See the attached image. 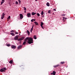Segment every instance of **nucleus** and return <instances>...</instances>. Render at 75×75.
<instances>
[{
    "mask_svg": "<svg viewBox=\"0 0 75 75\" xmlns=\"http://www.w3.org/2000/svg\"><path fill=\"white\" fill-rule=\"evenodd\" d=\"M25 41L27 42H27L28 43V44H31L32 43H33V39H32V38H26L25 39Z\"/></svg>",
    "mask_w": 75,
    "mask_h": 75,
    "instance_id": "f257e3e1",
    "label": "nucleus"
},
{
    "mask_svg": "<svg viewBox=\"0 0 75 75\" xmlns=\"http://www.w3.org/2000/svg\"><path fill=\"white\" fill-rule=\"evenodd\" d=\"M5 70H6V68L4 67V68L1 69V70H0V71L1 72H5Z\"/></svg>",
    "mask_w": 75,
    "mask_h": 75,
    "instance_id": "f03ea898",
    "label": "nucleus"
},
{
    "mask_svg": "<svg viewBox=\"0 0 75 75\" xmlns=\"http://www.w3.org/2000/svg\"><path fill=\"white\" fill-rule=\"evenodd\" d=\"M5 15V14L4 13H3L2 17H1V19H3L4 18V16Z\"/></svg>",
    "mask_w": 75,
    "mask_h": 75,
    "instance_id": "7ed1b4c3",
    "label": "nucleus"
},
{
    "mask_svg": "<svg viewBox=\"0 0 75 75\" xmlns=\"http://www.w3.org/2000/svg\"><path fill=\"white\" fill-rule=\"evenodd\" d=\"M19 15L20 17V18H21V19H22V18H23V14H20Z\"/></svg>",
    "mask_w": 75,
    "mask_h": 75,
    "instance_id": "20e7f679",
    "label": "nucleus"
},
{
    "mask_svg": "<svg viewBox=\"0 0 75 75\" xmlns=\"http://www.w3.org/2000/svg\"><path fill=\"white\" fill-rule=\"evenodd\" d=\"M28 17H31V13H29L27 14Z\"/></svg>",
    "mask_w": 75,
    "mask_h": 75,
    "instance_id": "39448f33",
    "label": "nucleus"
},
{
    "mask_svg": "<svg viewBox=\"0 0 75 75\" xmlns=\"http://www.w3.org/2000/svg\"><path fill=\"white\" fill-rule=\"evenodd\" d=\"M11 48L13 49H16V46L15 45H13L11 46Z\"/></svg>",
    "mask_w": 75,
    "mask_h": 75,
    "instance_id": "423d86ee",
    "label": "nucleus"
},
{
    "mask_svg": "<svg viewBox=\"0 0 75 75\" xmlns=\"http://www.w3.org/2000/svg\"><path fill=\"white\" fill-rule=\"evenodd\" d=\"M59 65L57 64L56 65L54 66V68H57V67H59Z\"/></svg>",
    "mask_w": 75,
    "mask_h": 75,
    "instance_id": "0eeeda50",
    "label": "nucleus"
},
{
    "mask_svg": "<svg viewBox=\"0 0 75 75\" xmlns=\"http://www.w3.org/2000/svg\"><path fill=\"white\" fill-rule=\"evenodd\" d=\"M21 48H22V46L21 45H19L18 47V49H20Z\"/></svg>",
    "mask_w": 75,
    "mask_h": 75,
    "instance_id": "6e6552de",
    "label": "nucleus"
},
{
    "mask_svg": "<svg viewBox=\"0 0 75 75\" xmlns=\"http://www.w3.org/2000/svg\"><path fill=\"white\" fill-rule=\"evenodd\" d=\"M24 39L23 38H20V39H18V41H21V40H23Z\"/></svg>",
    "mask_w": 75,
    "mask_h": 75,
    "instance_id": "1a4fd4ad",
    "label": "nucleus"
},
{
    "mask_svg": "<svg viewBox=\"0 0 75 75\" xmlns=\"http://www.w3.org/2000/svg\"><path fill=\"white\" fill-rule=\"evenodd\" d=\"M13 63V60H11L9 62V63H10V64H12V63Z\"/></svg>",
    "mask_w": 75,
    "mask_h": 75,
    "instance_id": "9d476101",
    "label": "nucleus"
},
{
    "mask_svg": "<svg viewBox=\"0 0 75 75\" xmlns=\"http://www.w3.org/2000/svg\"><path fill=\"white\" fill-rule=\"evenodd\" d=\"M34 23L36 25H38V23L36 21Z\"/></svg>",
    "mask_w": 75,
    "mask_h": 75,
    "instance_id": "9b49d317",
    "label": "nucleus"
},
{
    "mask_svg": "<svg viewBox=\"0 0 75 75\" xmlns=\"http://www.w3.org/2000/svg\"><path fill=\"white\" fill-rule=\"evenodd\" d=\"M36 14V13H34V12H33L32 13V16H34V15H35Z\"/></svg>",
    "mask_w": 75,
    "mask_h": 75,
    "instance_id": "f8f14e48",
    "label": "nucleus"
},
{
    "mask_svg": "<svg viewBox=\"0 0 75 75\" xmlns=\"http://www.w3.org/2000/svg\"><path fill=\"white\" fill-rule=\"evenodd\" d=\"M53 75H55V74H56V72H55L54 71H53Z\"/></svg>",
    "mask_w": 75,
    "mask_h": 75,
    "instance_id": "ddd939ff",
    "label": "nucleus"
},
{
    "mask_svg": "<svg viewBox=\"0 0 75 75\" xmlns=\"http://www.w3.org/2000/svg\"><path fill=\"white\" fill-rule=\"evenodd\" d=\"M61 64H65V62H61Z\"/></svg>",
    "mask_w": 75,
    "mask_h": 75,
    "instance_id": "4468645a",
    "label": "nucleus"
},
{
    "mask_svg": "<svg viewBox=\"0 0 75 75\" xmlns=\"http://www.w3.org/2000/svg\"><path fill=\"white\" fill-rule=\"evenodd\" d=\"M10 34L12 35V36H14V33H11Z\"/></svg>",
    "mask_w": 75,
    "mask_h": 75,
    "instance_id": "2eb2a0df",
    "label": "nucleus"
},
{
    "mask_svg": "<svg viewBox=\"0 0 75 75\" xmlns=\"http://www.w3.org/2000/svg\"><path fill=\"white\" fill-rule=\"evenodd\" d=\"M27 32L28 34V35H30V31H29L28 30H27Z\"/></svg>",
    "mask_w": 75,
    "mask_h": 75,
    "instance_id": "dca6fc26",
    "label": "nucleus"
},
{
    "mask_svg": "<svg viewBox=\"0 0 75 75\" xmlns=\"http://www.w3.org/2000/svg\"><path fill=\"white\" fill-rule=\"evenodd\" d=\"M46 4L47 6H50V4L48 2Z\"/></svg>",
    "mask_w": 75,
    "mask_h": 75,
    "instance_id": "f3484780",
    "label": "nucleus"
},
{
    "mask_svg": "<svg viewBox=\"0 0 75 75\" xmlns=\"http://www.w3.org/2000/svg\"><path fill=\"white\" fill-rule=\"evenodd\" d=\"M43 24H44V23H43V22H41V26H42Z\"/></svg>",
    "mask_w": 75,
    "mask_h": 75,
    "instance_id": "a211bd4d",
    "label": "nucleus"
},
{
    "mask_svg": "<svg viewBox=\"0 0 75 75\" xmlns=\"http://www.w3.org/2000/svg\"><path fill=\"white\" fill-rule=\"evenodd\" d=\"M62 18H63V20L64 21H65V20H64V19H65V17H63Z\"/></svg>",
    "mask_w": 75,
    "mask_h": 75,
    "instance_id": "6ab92c4d",
    "label": "nucleus"
},
{
    "mask_svg": "<svg viewBox=\"0 0 75 75\" xmlns=\"http://www.w3.org/2000/svg\"><path fill=\"white\" fill-rule=\"evenodd\" d=\"M41 15H43L44 14V12L43 11H42L41 12Z\"/></svg>",
    "mask_w": 75,
    "mask_h": 75,
    "instance_id": "aec40b11",
    "label": "nucleus"
},
{
    "mask_svg": "<svg viewBox=\"0 0 75 75\" xmlns=\"http://www.w3.org/2000/svg\"><path fill=\"white\" fill-rule=\"evenodd\" d=\"M26 43V42H25V41L23 42V45H25V44Z\"/></svg>",
    "mask_w": 75,
    "mask_h": 75,
    "instance_id": "412c9836",
    "label": "nucleus"
},
{
    "mask_svg": "<svg viewBox=\"0 0 75 75\" xmlns=\"http://www.w3.org/2000/svg\"><path fill=\"white\" fill-rule=\"evenodd\" d=\"M34 27V26H33L31 28L30 30L31 31H33V27Z\"/></svg>",
    "mask_w": 75,
    "mask_h": 75,
    "instance_id": "4be33fe9",
    "label": "nucleus"
},
{
    "mask_svg": "<svg viewBox=\"0 0 75 75\" xmlns=\"http://www.w3.org/2000/svg\"><path fill=\"white\" fill-rule=\"evenodd\" d=\"M4 1H2L1 2V5H2V4H3V3H4Z\"/></svg>",
    "mask_w": 75,
    "mask_h": 75,
    "instance_id": "5701e85b",
    "label": "nucleus"
},
{
    "mask_svg": "<svg viewBox=\"0 0 75 75\" xmlns=\"http://www.w3.org/2000/svg\"><path fill=\"white\" fill-rule=\"evenodd\" d=\"M14 39L15 40H18V38H14Z\"/></svg>",
    "mask_w": 75,
    "mask_h": 75,
    "instance_id": "b1692460",
    "label": "nucleus"
},
{
    "mask_svg": "<svg viewBox=\"0 0 75 75\" xmlns=\"http://www.w3.org/2000/svg\"><path fill=\"white\" fill-rule=\"evenodd\" d=\"M15 38H18V35H17L16 36Z\"/></svg>",
    "mask_w": 75,
    "mask_h": 75,
    "instance_id": "393cba45",
    "label": "nucleus"
},
{
    "mask_svg": "<svg viewBox=\"0 0 75 75\" xmlns=\"http://www.w3.org/2000/svg\"><path fill=\"white\" fill-rule=\"evenodd\" d=\"M51 11L50 10H49L48 11V13H49V14H50V13H51Z\"/></svg>",
    "mask_w": 75,
    "mask_h": 75,
    "instance_id": "a878e982",
    "label": "nucleus"
},
{
    "mask_svg": "<svg viewBox=\"0 0 75 75\" xmlns=\"http://www.w3.org/2000/svg\"><path fill=\"white\" fill-rule=\"evenodd\" d=\"M37 14L38 16H40V14H39V13H37Z\"/></svg>",
    "mask_w": 75,
    "mask_h": 75,
    "instance_id": "bb28decb",
    "label": "nucleus"
},
{
    "mask_svg": "<svg viewBox=\"0 0 75 75\" xmlns=\"http://www.w3.org/2000/svg\"><path fill=\"white\" fill-rule=\"evenodd\" d=\"M18 4V2H17V1H16V4Z\"/></svg>",
    "mask_w": 75,
    "mask_h": 75,
    "instance_id": "cd10ccee",
    "label": "nucleus"
},
{
    "mask_svg": "<svg viewBox=\"0 0 75 75\" xmlns=\"http://www.w3.org/2000/svg\"><path fill=\"white\" fill-rule=\"evenodd\" d=\"M23 8H24V10H25H25H26V8L24 7Z\"/></svg>",
    "mask_w": 75,
    "mask_h": 75,
    "instance_id": "c85d7f7f",
    "label": "nucleus"
},
{
    "mask_svg": "<svg viewBox=\"0 0 75 75\" xmlns=\"http://www.w3.org/2000/svg\"><path fill=\"white\" fill-rule=\"evenodd\" d=\"M7 46H8V47H10V44H9L7 45Z\"/></svg>",
    "mask_w": 75,
    "mask_h": 75,
    "instance_id": "c756f323",
    "label": "nucleus"
},
{
    "mask_svg": "<svg viewBox=\"0 0 75 75\" xmlns=\"http://www.w3.org/2000/svg\"><path fill=\"white\" fill-rule=\"evenodd\" d=\"M18 1L19 3H21V1L20 0H18Z\"/></svg>",
    "mask_w": 75,
    "mask_h": 75,
    "instance_id": "7c9ffc66",
    "label": "nucleus"
},
{
    "mask_svg": "<svg viewBox=\"0 0 75 75\" xmlns=\"http://www.w3.org/2000/svg\"><path fill=\"white\" fill-rule=\"evenodd\" d=\"M34 21V20H33V19H32L31 20V22H33V21Z\"/></svg>",
    "mask_w": 75,
    "mask_h": 75,
    "instance_id": "2f4dec72",
    "label": "nucleus"
},
{
    "mask_svg": "<svg viewBox=\"0 0 75 75\" xmlns=\"http://www.w3.org/2000/svg\"><path fill=\"white\" fill-rule=\"evenodd\" d=\"M33 38H36V35H35L33 36Z\"/></svg>",
    "mask_w": 75,
    "mask_h": 75,
    "instance_id": "473e14b6",
    "label": "nucleus"
},
{
    "mask_svg": "<svg viewBox=\"0 0 75 75\" xmlns=\"http://www.w3.org/2000/svg\"><path fill=\"white\" fill-rule=\"evenodd\" d=\"M62 16H65V14H63L62 15Z\"/></svg>",
    "mask_w": 75,
    "mask_h": 75,
    "instance_id": "72a5a7b5",
    "label": "nucleus"
},
{
    "mask_svg": "<svg viewBox=\"0 0 75 75\" xmlns=\"http://www.w3.org/2000/svg\"><path fill=\"white\" fill-rule=\"evenodd\" d=\"M10 16H9L8 17V18H9V19H10Z\"/></svg>",
    "mask_w": 75,
    "mask_h": 75,
    "instance_id": "f704fd0d",
    "label": "nucleus"
},
{
    "mask_svg": "<svg viewBox=\"0 0 75 75\" xmlns=\"http://www.w3.org/2000/svg\"><path fill=\"white\" fill-rule=\"evenodd\" d=\"M15 34H18V32H15Z\"/></svg>",
    "mask_w": 75,
    "mask_h": 75,
    "instance_id": "c9c22d12",
    "label": "nucleus"
},
{
    "mask_svg": "<svg viewBox=\"0 0 75 75\" xmlns=\"http://www.w3.org/2000/svg\"><path fill=\"white\" fill-rule=\"evenodd\" d=\"M41 27H42V28L44 29V27H43V26H41Z\"/></svg>",
    "mask_w": 75,
    "mask_h": 75,
    "instance_id": "e433bc0d",
    "label": "nucleus"
},
{
    "mask_svg": "<svg viewBox=\"0 0 75 75\" xmlns=\"http://www.w3.org/2000/svg\"><path fill=\"white\" fill-rule=\"evenodd\" d=\"M50 74H51V75H53V73H51Z\"/></svg>",
    "mask_w": 75,
    "mask_h": 75,
    "instance_id": "4c0bfd02",
    "label": "nucleus"
},
{
    "mask_svg": "<svg viewBox=\"0 0 75 75\" xmlns=\"http://www.w3.org/2000/svg\"><path fill=\"white\" fill-rule=\"evenodd\" d=\"M54 11H56V9H54Z\"/></svg>",
    "mask_w": 75,
    "mask_h": 75,
    "instance_id": "58836bf2",
    "label": "nucleus"
},
{
    "mask_svg": "<svg viewBox=\"0 0 75 75\" xmlns=\"http://www.w3.org/2000/svg\"><path fill=\"white\" fill-rule=\"evenodd\" d=\"M11 32H13V30H12V31H11Z\"/></svg>",
    "mask_w": 75,
    "mask_h": 75,
    "instance_id": "ea45409f",
    "label": "nucleus"
},
{
    "mask_svg": "<svg viewBox=\"0 0 75 75\" xmlns=\"http://www.w3.org/2000/svg\"><path fill=\"white\" fill-rule=\"evenodd\" d=\"M67 18H65V20H67Z\"/></svg>",
    "mask_w": 75,
    "mask_h": 75,
    "instance_id": "a19ab883",
    "label": "nucleus"
},
{
    "mask_svg": "<svg viewBox=\"0 0 75 75\" xmlns=\"http://www.w3.org/2000/svg\"><path fill=\"white\" fill-rule=\"evenodd\" d=\"M33 21H35V19H33Z\"/></svg>",
    "mask_w": 75,
    "mask_h": 75,
    "instance_id": "79ce46f5",
    "label": "nucleus"
},
{
    "mask_svg": "<svg viewBox=\"0 0 75 75\" xmlns=\"http://www.w3.org/2000/svg\"><path fill=\"white\" fill-rule=\"evenodd\" d=\"M34 39L36 40V39H37V38H34Z\"/></svg>",
    "mask_w": 75,
    "mask_h": 75,
    "instance_id": "37998d69",
    "label": "nucleus"
},
{
    "mask_svg": "<svg viewBox=\"0 0 75 75\" xmlns=\"http://www.w3.org/2000/svg\"><path fill=\"white\" fill-rule=\"evenodd\" d=\"M32 30H30V33H32Z\"/></svg>",
    "mask_w": 75,
    "mask_h": 75,
    "instance_id": "c03bdc74",
    "label": "nucleus"
},
{
    "mask_svg": "<svg viewBox=\"0 0 75 75\" xmlns=\"http://www.w3.org/2000/svg\"><path fill=\"white\" fill-rule=\"evenodd\" d=\"M24 13H26V11H24Z\"/></svg>",
    "mask_w": 75,
    "mask_h": 75,
    "instance_id": "a18cd8bd",
    "label": "nucleus"
},
{
    "mask_svg": "<svg viewBox=\"0 0 75 75\" xmlns=\"http://www.w3.org/2000/svg\"><path fill=\"white\" fill-rule=\"evenodd\" d=\"M35 1H37V0H35Z\"/></svg>",
    "mask_w": 75,
    "mask_h": 75,
    "instance_id": "49530a36",
    "label": "nucleus"
},
{
    "mask_svg": "<svg viewBox=\"0 0 75 75\" xmlns=\"http://www.w3.org/2000/svg\"><path fill=\"white\" fill-rule=\"evenodd\" d=\"M2 0V1H4V0Z\"/></svg>",
    "mask_w": 75,
    "mask_h": 75,
    "instance_id": "de8ad7c7",
    "label": "nucleus"
},
{
    "mask_svg": "<svg viewBox=\"0 0 75 75\" xmlns=\"http://www.w3.org/2000/svg\"><path fill=\"white\" fill-rule=\"evenodd\" d=\"M27 38H29V37H27Z\"/></svg>",
    "mask_w": 75,
    "mask_h": 75,
    "instance_id": "09e8293b",
    "label": "nucleus"
},
{
    "mask_svg": "<svg viewBox=\"0 0 75 75\" xmlns=\"http://www.w3.org/2000/svg\"><path fill=\"white\" fill-rule=\"evenodd\" d=\"M29 38H31V37H29Z\"/></svg>",
    "mask_w": 75,
    "mask_h": 75,
    "instance_id": "8fccbe9b",
    "label": "nucleus"
},
{
    "mask_svg": "<svg viewBox=\"0 0 75 75\" xmlns=\"http://www.w3.org/2000/svg\"><path fill=\"white\" fill-rule=\"evenodd\" d=\"M19 35H20V34H19Z\"/></svg>",
    "mask_w": 75,
    "mask_h": 75,
    "instance_id": "3c124183",
    "label": "nucleus"
}]
</instances>
